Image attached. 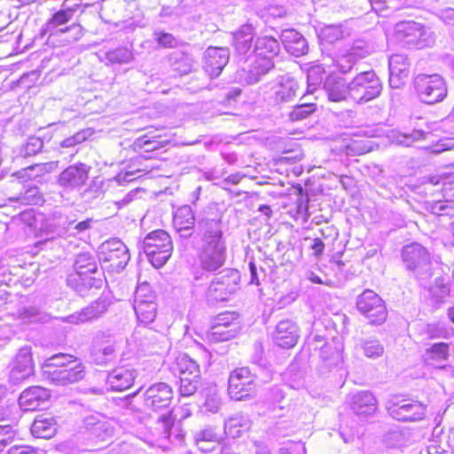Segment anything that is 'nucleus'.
Segmentation results:
<instances>
[{
  "instance_id": "nucleus-24",
  "label": "nucleus",
  "mask_w": 454,
  "mask_h": 454,
  "mask_svg": "<svg viewBox=\"0 0 454 454\" xmlns=\"http://www.w3.org/2000/svg\"><path fill=\"white\" fill-rule=\"evenodd\" d=\"M43 377L51 383L59 386H66L82 380L85 376L84 366L80 364L68 368L45 370Z\"/></svg>"
},
{
  "instance_id": "nucleus-51",
  "label": "nucleus",
  "mask_w": 454,
  "mask_h": 454,
  "mask_svg": "<svg viewBox=\"0 0 454 454\" xmlns=\"http://www.w3.org/2000/svg\"><path fill=\"white\" fill-rule=\"evenodd\" d=\"M231 295L223 286L213 278L206 293V299L207 303L214 305L219 301H228Z\"/></svg>"
},
{
  "instance_id": "nucleus-63",
  "label": "nucleus",
  "mask_w": 454,
  "mask_h": 454,
  "mask_svg": "<svg viewBox=\"0 0 454 454\" xmlns=\"http://www.w3.org/2000/svg\"><path fill=\"white\" fill-rule=\"evenodd\" d=\"M214 325H238L236 317L233 312L220 313L214 320Z\"/></svg>"
},
{
  "instance_id": "nucleus-23",
  "label": "nucleus",
  "mask_w": 454,
  "mask_h": 454,
  "mask_svg": "<svg viewBox=\"0 0 454 454\" xmlns=\"http://www.w3.org/2000/svg\"><path fill=\"white\" fill-rule=\"evenodd\" d=\"M299 337L298 325L290 319L279 321L272 333L274 343L282 348H291L294 347Z\"/></svg>"
},
{
  "instance_id": "nucleus-29",
  "label": "nucleus",
  "mask_w": 454,
  "mask_h": 454,
  "mask_svg": "<svg viewBox=\"0 0 454 454\" xmlns=\"http://www.w3.org/2000/svg\"><path fill=\"white\" fill-rule=\"evenodd\" d=\"M137 376L133 368L120 366L109 372L106 382L114 391H123L129 388Z\"/></svg>"
},
{
  "instance_id": "nucleus-39",
  "label": "nucleus",
  "mask_w": 454,
  "mask_h": 454,
  "mask_svg": "<svg viewBox=\"0 0 454 454\" xmlns=\"http://www.w3.org/2000/svg\"><path fill=\"white\" fill-rule=\"evenodd\" d=\"M231 295L240 288V272L236 269H224L214 278Z\"/></svg>"
},
{
  "instance_id": "nucleus-2",
  "label": "nucleus",
  "mask_w": 454,
  "mask_h": 454,
  "mask_svg": "<svg viewBox=\"0 0 454 454\" xmlns=\"http://www.w3.org/2000/svg\"><path fill=\"white\" fill-rule=\"evenodd\" d=\"M81 7L82 4L78 0H65L61 8L55 12L44 24L42 32L44 34L48 33L49 37L67 34V40L69 42L79 40L83 35L82 26L76 22H73L70 25L67 24L73 20L74 14Z\"/></svg>"
},
{
  "instance_id": "nucleus-57",
  "label": "nucleus",
  "mask_w": 454,
  "mask_h": 454,
  "mask_svg": "<svg viewBox=\"0 0 454 454\" xmlns=\"http://www.w3.org/2000/svg\"><path fill=\"white\" fill-rule=\"evenodd\" d=\"M357 60L347 51L335 60V65L341 74H348L352 70Z\"/></svg>"
},
{
  "instance_id": "nucleus-50",
  "label": "nucleus",
  "mask_w": 454,
  "mask_h": 454,
  "mask_svg": "<svg viewBox=\"0 0 454 454\" xmlns=\"http://www.w3.org/2000/svg\"><path fill=\"white\" fill-rule=\"evenodd\" d=\"M173 224L175 228L194 227L195 215L192 207L188 205L180 207L174 215Z\"/></svg>"
},
{
  "instance_id": "nucleus-58",
  "label": "nucleus",
  "mask_w": 454,
  "mask_h": 454,
  "mask_svg": "<svg viewBox=\"0 0 454 454\" xmlns=\"http://www.w3.org/2000/svg\"><path fill=\"white\" fill-rule=\"evenodd\" d=\"M154 39L159 45L164 48H176L178 45V39L172 34L164 31H155Z\"/></svg>"
},
{
  "instance_id": "nucleus-61",
  "label": "nucleus",
  "mask_w": 454,
  "mask_h": 454,
  "mask_svg": "<svg viewBox=\"0 0 454 454\" xmlns=\"http://www.w3.org/2000/svg\"><path fill=\"white\" fill-rule=\"evenodd\" d=\"M430 212L434 215H441L443 213L449 214V209H453L451 203L449 201L436 200L429 204Z\"/></svg>"
},
{
  "instance_id": "nucleus-53",
  "label": "nucleus",
  "mask_w": 454,
  "mask_h": 454,
  "mask_svg": "<svg viewBox=\"0 0 454 454\" xmlns=\"http://www.w3.org/2000/svg\"><path fill=\"white\" fill-rule=\"evenodd\" d=\"M317 110L316 103H301L292 107L288 114L291 121H300L309 118Z\"/></svg>"
},
{
  "instance_id": "nucleus-60",
  "label": "nucleus",
  "mask_w": 454,
  "mask_h": 454,
  "mask_svg": "<svg viewBox=\"0 0 454 454\" xmlns=\"http://www.w3.org/2000/svg\"><path fill=\"white\" fill-rule=\"evenodd\" d=\"M194 440L197 445L200 442H216L217 435L215 433L214 429L210 427H207L204 429H201L194 434Z\"/></svg>"
},
{
  "instance_id": "nucleus-44",
  "label": "nucleus",
  "mask_w": 454,
  "mask_h": 454,
  "mask_svg": "<svg viewBox=\"0 0 454 454\" xmlns=\"http://www.w3.org/2000/svg\"><path fill=\"white\" fill-rule=\"evenodd\" d=\"M239 333V325H212L207 333V338L211 342L226 341L234 338Z\"/></svg>"
},
{
  "instance_id": "nucleus-36",
  "label": "nucleus",
  "mask_w": 454,
  "mask_h": 454,
  "mask_svg": "<svg viewBox=\"0 0 454 454\" xmlns=\"http://www.w3.org/2000/svg\"><path fill=\"white\" fill-rule=\"evenodd\" d=\"M93 135V131L90 129H84L79 130L74 135L68 137L59 143V153L60 154L67 153L73 158L78 152L77 145L89 139Z\"/></svg>"
},
{
  "instance_id": "nucleus-59",
  "label": "nucleus",
  "mask_w": 454,
  "mask_h": 454,
  "mask_svg": "<svg viewBox=\"0 0 454 454\" xmlns=\"http://www.w3.org/2000/svg\"><path fill=\"white\" fill-rule=\"evenodd\" d=\"M134 145L139 149H145V152H153L160 147V142L157 139H149L147 136H142L137 138Z\"/></svg>"
},
{
  "instance_id": "nucleus-49",
  "label": "nucleus",
  "mask_w": 454,
  "mask_h": 454,
  "mask_svg": "<svg viewBox=\"0 0 454 454\" xmlns=\"http://www.w3.org/2000/svg\"><path fill=\"white\" fill-rule=\"evenodd\" d=\"M23 189L19 196L11 200L25 205H38L43 201L42 193L37 186L24 185Z\"/></svg>"
},
{
  "instance_id": "nucleus-55",
  "label": "nucleus",
  "mask_w": 454,
  "mask_h": 454,
  "mask_svg": "<svg viewBox=\"0 0 454 454\" xmlns=\"http://www.w3.org/2000/svg\"><path fill=\"white\" fill-rule=\"evenodd\" d=\"M115 358V347L114 344L106 345L102 348L95 349L91 353L93 363L98 365H106Z\"/></svg>"
},
{
  "instance_id": "nucleus-32",
  "label": "nucleus",
  "mask_w": 454,
  "mask_h": 454,
  "mask_svg": "<svg viewBox=\"0 0 454 454\" xmlns=\"http://www.w3.org/2000/svg\"><path fill=\"white\" fill-rule=\"evenodd\" d=\"M232 36L236 52L245 57L252 49L254 27L250 23L244 24L232 33Z\"/></svg>"
},
{
  "instance_id": "nucleus-27",
  "label": "nucleus",
  "mask_w": 454,
  "mask_h": 454,
  "mask_svg": "<svg viewBox=\"0 0 454 454\" xmlns=\"http://www.w3.org/2000/svg\"><path fill=\"white\" fill-rule=\"evenodd\" d=\"M349 406L355 414L366 418L376 411L377 400L370 391H359L350 395Z\"/></svg>"
},
{
  "instance_id": "nucleus-22",
  "label": "nucleus",
  "mask_w": 454,
  "mask_h": 454,
  "mask_svg": "<svg viewBox=\"0 0 454 454\" xmlns=\"http://www.w3.org/2000/svg\"><path fill=\"white\" fill-rule=\"evenodd\" d=\"M229 58L227 48L209 47L204 53L203 68L211 78H216L229 62Z\"/></svg>"
},
{
  "instance_id": "nucleus-15",
  "label": "nucleus",
  "mask_w": 454,
  "mask_h": 454,
  "mask_svg": "<svg viewBox=\"0 0 454 454\" xmlns=\"http://www.w3.org/2000/svg\"><path fill=\"white\" fill-rule=\"evenodd\" d=\"M90 168L82 162L70 165L58 176L57 184L66 191L78 189L85 184Z\"/></svg>"
},
{
  "instance_id": "nucleus-28",
  "label": "nucleus",
  "mask_w": 454,
  "mask_h": 454,
  "mask_svg": "<svg viewBox=\"0 0 454 454\" xmlns=\"http://www.w3.org/2000/svg\"><path fill=\"white\" fill-rule=\"evenodd\" d=\"M450 356V344L436 342L427 347L423 354V362L429 366L444 369Z\"/></svg>"
},
{
  "instance_id": "nucleus-40",
  "label": "nucleus",
  "mask_w": 454,
  "mask_h": 454,
  "mask_svg": "<svg viewBox=\"0 0 454 454\" xmlns=\"http://www.w3.org/2000/svg\"><path fill=\"white\" fill-rule=\"evenodd\" d=\"M356 348L361 350L364 356L370 359H378L384 355V345L376 338H362L356 343Z\"/></svg>"
},
{
  "instance_id": "nucleus-14",
  "label": "nucleus",
  "mask_w": 454,
  "mask_h": 454,
  "mask_svg": "<svg viewBox=\"0 0 454 454\" xmlns=\"http://www.w3.org/2000/svg\"><path fill=\"white\" fill-rule=\"evenodd\" d=\"M226 258V243H201L198 251L200 266L205 271L218 270L224 265Z\"/></svg>"
},
{
  "instance_id": "nucleus-48",
  "label": "nucleus",
  "mask_w": 454,
  "mask_h": 454,
  "mask_svg": "<svg viewBox=\"0 0 454 454\" xmlns=\"http://www.w3.org/2000/svg\"><path fill=\"white\" fill-rule=\"evenodd\" d=\"M389 72L399 77H408L410 74V62L404 54H393L388 59Z\"/></svg>"
},
{
  "instance_id": "nucleus-17",
  "label": "nucleus",
  "mask_w": 454,
  "mask_h": 454,
  "mask_svg": "<svg viewBox=\"0 0 454 454\" xmlns=\"http://www.w3.org/2000/svg\"><path fill=\"white\" fill-rule=\"evenodd\" d=\"M83 423L88 440L98 444L106 443L112 439L113 428L100 414L86 417Z\"/></svg>"
},
{
  "instance_id": "nucleus-33",
  "label": "nucleus",
  "mask_w": 454,
  "mask_h": 454,
  "mask_svg": "<svg viewBox=\"0 0 454 454\" xmlns=\"http://www.w3.org/2000/svg\"><path fill=\"white\" fill-rule=\"evenodd\" d=\"M280 51V43L275 37L271 35H262L256 38L254 47L250 54L266 59H273L278 55Z\"/></svg>"
},
{
  "instance_id": "nucleus-1",
  "label": "nucleus",
  "mask_w": 454,
  "mask_h": 454,
  "mask_svg": "<svg viewBox=\"0 0 454 454\" xmlns=\"http://www.w3.org/2000/svg\"><path fill=\"white\" fill-rule=\"evenodd\" d=\"M98 261V256L89 252L78 254L74 262V272L67 276V285L82 296L91 288H101L106 278Z\"/></svg>"
},
{
  "instance_id": "nucleus-41",
  "label": "nucleus",
  "mask_w": 454,
  "mask_h": 454,
  "mask_svg": "<svg viewBox=\"0 0 454 454\" xmlns=\"http://www.w3.org/2000/svg\"><path fill=\"white\" fill-rule=\"evenodd\" d=\"M43 141L37 137H29L27 141L12 151L15 158H28L42 152Z\"/></svg>"
},
{
  "instance_id": "nucleus-16",
  "label": "nucleus",
  "mask_w": 454,
  "mask_h": 454,
  "mask_svg": "<svg viewBox=\"0 0 454 454\" xmlns=\"http://www.w3.org/2000/svg\"><path fill=\"white\" fill-rule=\"evenodd\" d=\"M247 67H242L240 79L247 84H254L261 81L262 76L271 71L275 65L274 61L269 58L262 59L252 54L245 59V63L248 62Z\"/></svg>"
},
{
  "instance_id": "nucleus-62",
  "label": "nucleus",
  "mask_w": 454,
  "mask_h": 454,
  "mask_svg": "<svg viewBox=\"0 0 454 454\" xmlns=\"http://www.w3.org/2000/svg\"><path fill=\"white\" fill-rule=\"evenodd\" d=\"M13 436L14 433L11 426L0 427V452L12 442Z\"/></svg>"
},
{
  "instance_id": "nucleus-46",
  "label": "nucleus",
  "mask_w": 454,
  "mask_h": 454,
  "mask_svg": "<svg viewBox=\"0 0 454 454\" xmlns=\"http://www.w3.org/2000/svg\"><path fill=\"white\" fill-rule=\"evenodd\" d=\"M377 50V44L365 38H359L353 42L351 48L348 51L357 61L371 55Z\"/></svg>"
},
{
  "instance_id": "nucleus-8",
  "label": "nucleus",
  "mask_w": 454,
  "mask_h": 454,
  "mask_svg": "<svg viewBox=\"0 0 454 454\" xmlns=\"http://www.w3.org/2000/svg\"><path fill=\"white\" fill-rule=\"evenodd\" d=\"M176 371L179 377L180 395L188 397L194 395L201 385V372L198 362L187 354H180L176 359Z\"/></svg>"
},
{
  "instance_id": "nucleus-52",
  "label": "nucleus",
  "mask_w": 454,
  "mask_h": 454,
  "mask_svg": "<svg viewBox=\"0 0 454 454\" xmlns=\"http://www.w3.org/2000/svg\"><path fill=\"white\" fill-rule=\"evenodd\" d=\"M325 72L320 66L310 67L307 73V92L313 93L321 85H323L325 79Z\"/></svg>"
},
{
  "instance_id": "nucleus-21",
  "label": "nucleus",
  "mask_w": 454,
  "mask_h": 454,
  "mask_svg": "<svg viewBox=\"0 0 454 454\" xmlns=\"http://www.w3.org/2000/svg\"><path fill=\"white\" fill-rule=\"evenodd\" d=\"M300 89L298 81L289 74L278 77L273 88V101L281 106L292 102Z\"/></svg>"
},
{
  "instance_id": "nucleus-64",
  "label": "nucleus",
  "mask_w": 454,
  "mask_h": 454,
  "mask_svg": "<svg viewBox=\"0 0 454 454\" xmlns=\"http://www.w3.org/2000/svg\"><path fill=\"white\" fill-rule=\"evenodd\" d=\"M93 220L91 218H87L81 222H76V220H72L68 222L67 228L69 230L76 231V234H80L84 232L85 231L91 228V223Z\"/></svg>"
},
{
  "instance_id": "nucleus-4",
  "label": "nucleus",
  "mask_w": 454,
  "mask_h": 454,
  "mask_svg": "<svg viewBox=\"0 0 454 454\" xmlns=\"http://www.w3.org/2000/svg\"><path fill=\"white\" fill-rule=\"evenodd\" d=\"M401 258L409 276L423 285L433 275V264L429 252L419 243H411L403 247Z\"/></svg>"
},
{
  "instance_id": "nucleus-37",
  "label": "nucleus",
  "mask_w": 454,
  "mask_h": 454,
  "mask_svg": "<svg viewBox=\"0 0 454 454\" xmlns=\"http://www.w3.org/2000/svg\"><path fill=\"white\" fill-rule=\"evenodd\" d=\"M321 364L319 371L325 374L333 368H338L342 363L340 352L330 345L325 344L320 350Z\"/></svg>"
},
{
  "instance_id": "nucleus-25",
  "label": "nucleus",
  "mask_w": 454,
  "mask_h": 454,
  "mask_svg": "<svg viewBox=\"0 0 454 454\" xmlns=\"http://www.w3.org/2000/svg\"><path fill=\"white\" fill-rule=\"evenodd\" d=\"M202 243H225L222 231L221 218L217 214L213 217L204 216L198 221Z\"/></svg>"
},
{
  "instance_id": "nucleus-56",
  "label": "nucleus",
  "mask_w": 454,
  "mask_h": 454,
  "mask_svg": "<svg viewBox=\"0 0 454 454\" xmlns=\"http://www.w3.org/2000/svg\"><path fill=\"white\" fill-rule=\"evenodd\" d=\"M433 298L437 302H443L444 299L450 294V288L444 283L442 278H436L434 279V286L430 289Z\"/></svg>"
},
{
  "instance_id": "nucleus-5",
  "label": "nucleus",
  "mask_w": 454,
  "mask_h": 454,
  "mask_svg": "<svg viewBox=\"0 0 454 454\" xmlns=\"http://www.w3.org/2000/svg\"><path fill=\"white\" fill-rule=\"evenodd\" d=\"M142 249L154 268L166 264L173 252L170 236L164 230H155L148 233L142 243Z\"/></svg>"
},
{
  "instance_id": "nucleus-20",
  "label": "nucleus",
  "mask_w": 454,
  "mask_h": 454,
  "mask_svg": "<svg viewBox=\"0 0 454 454\" xmlns=\"http://www.w3.org/2000/svg\"><path fill=\"white\" fill-rule=\"evenodd\" d=\"M34 371V364L30 347H23L19 350L10 372V381L19 384L28 378Z\"/></svg>"
},
{
  "instance_id": "nucleus-47",
  "label": "nucleus",
  "mask_w": 454,
  "mask_h": 454,
  "mask_svg": "<svg viewBox=\"0 0 454 454\" xmlns=\"http://www.w3.org/2000/svg\"><path fill=\"white\" fill-rule=\"evenodd\" d=\"M169 61L181 75L187 74L192 71L193 64L192 58L183 51H174L169 56Z\"/></svg>"
},
{
  "instance_id": "nucleus-31",
  "label": "nucleus",
  "mask_w": 454,
  "mask_h": 454,
  "mask_svg": "<svg viewBox=\"0 0 454 454\" xmlns=\"http://www.w3.org/2000/svg\"><path fill=\"white\" fill-rule=\"evenodd\" d=\"M285 400V392L279 386L268 388L263 395L262 406L269 412L273 413L274 418H280L284 415L285 406L282 403Z\"/></svg>"
},
{
  "instance_id": "nucleus-43",
  "label": "nucleus",
  "mask_w": 454,
  "mask_h": 454,
  "mask_svg": "<svg viewBox=\"0 0 454 454\" xmlns=\"http://www.w3.org/2000/svg\"><path fill=\"white\" fill-rule=\"evenodd\" d=\"M77 359L73 358V356L65 353H59L53 355L47 359L42 365V372H45V370H56L72 367L74 365L80 364Z\"/></svg>"
},
{
  "instance_id": "nucleus-38",
  "label": "nucleus",
  "mask_w": 454,
  "mask_h": 454,
  "mask_svg": "<svg viewBox=\"0 0 454 454\" xmlns=\"http://www.w3.org/2000/svg\"><path fill=\"white\" fill-rule=\"evenodd\" d=\"M251 421L242 413H237L224 422V432L231 438H239L243 432L249 429Z\"/></svg>"
},
{
  "instance_id": "nucleus-30",
  "label": "nucleus",
  "mask_w": 454,
  "mask_h": 454,
  "mask_svg": "<svg viewBox=\"0 0 454 454\" xmlns=\"http://www.w3.org/2000/svg\"><path fill=\"white\" fill-rule=\"evenodd\" d=\"M323 89L332 102H340L349 95L348 82L337 74L327 75L323 83Z\"/></svg>"
},
{
  "instance_id": "nucleus-34",
  "label": "nucleus",
  "mask_w": 454,
  "mask_h": 454,
  "mask_svg": "<svg viewBox=\"0 0 454 454\" xmlns=\"http://www.w3.org/2000/svg\"><path fill=\"white\" fill-rule=\"evenodd\" d=\"M31 433L35 437L50 439L57 433V422L50 414L37 415L32 424Z\"/></svg>"
},
{
  "instance_id": "nucleus-10",
  "label": "nucleus",
  "mask_w": 454,
  "mask_h": 454,
  "mask_svg": "<svg viewBox=\"0 0 454 454\" xmlns=\"http://www.w3.org/2000/svg\"><path fill=\"white\" fill-rule=\"evenodd\" d=\"M414 87L421 102L434 105L447 97V85L443 78L437 74H420L414 80Z\"/></svg>"
},
{
  "instance_id": "nucleus-6",
  "label": "nucleus",
  "mask_w": 454,
  "mask_h": 454,
  "mask_svg": "<svg viewBox=\"0 0 454 454\" xmlns=\"http://www.w3.org/2000/svg\"><path fill=\"white\" fill-rule=\"evenodd\" d=\"M98 261L102 270L120 273L130 260V254L126 245L119 239H110L98 247Z\"/></svg>"
},
{
  "instance_id": "nucleus-13",
  "label": "nucleus",
  "mask_w": 454,
  "mask_h": 454,
  "mask_svg": "<svg viewBox=\"0 0 454 454\" xmlns=\"http://www.w3.org/2000/svg\"><path fill=\"white\" fill-rule=\"evenodd\" d=\"M386 407L389 416L398 421L414 422L426 417L427 406L418 401L392 400L387 403Z\"/></svg>"
},
{
  "instance_id": "nucleus-3",
  "label": "nucleus",
  "mask_w": 454,
  "mask_h": 454,
  "mask_svg": "<svg viewBox=\"0 0 454 454\" xmlns=\"http://www.w3.org/2000/svg\"><path fill=\"white\" fill-rule=\"evenodd\" d=\"M143 404L146 410L155 412L164 411L160 418L164 434L170 437L174 428V422L169 411L173 401L174 392L168 384L157 382L148 387L143 393Z\"/></svg>"
},
{
  "instance_id": "nucleus-19",
  "label": "nucleus",
  "mask_w": 454,
  "mask_h": 454,
  "mask_svg": "<svg viewBox=\"0 0 454 454\" xmlns=\"http://www.w3.org/2000/svg\"><path fill=\"white\" fill-rule=\"evenodd\" d=\"M109 305L110 302L108 299L106 297L100 296L81 311L66 317L64 321L69 324H81L97 320L106 312Z\"/></svg>"
},
{
  "instance_id": "nucleus-35",
  "label": "nucleus",
  "mask_w": 454,
  "mask_h": 454,
  "mask_svg": "<svg viewBox=\"0 0 454 454\" xmlns=\"http://www.w3.org/2000/svg\"><path fill=\"white\" fill-rule=\"evenodd\" d=\"M143 295L142 291L135 292L133 308L138 321L146 325L155 319L157 305L155 301H143Z\"/></svg>"
},
{
  "instance_id": "nucleus-18",
  "label": "nucleus",
  "mask_w": 454,
  "mask_h": 454,
  "mask_svg": "<svg viewBox=\"0 0 454 454\" xmlns=\"http://www.w3.org/2000/svg\"><path fill=\"white\" fill-rule=\"evenodd\" d=\"M50 398L49 389L40 386H32L22 391L19 397V404L24 411H35L47 407Z\"/></svg>"
},
{
  "instance_id": "nucleus-9",
  "label": "nucleus",
  "mask_w": 454,
  "mask_h": 454,
  "mask_svg": "<svg viewBox=\"0 0 454 454\" xmlns=\"http://www.w3.org/2000/svg\"><path fill=\"white\" fill-rule=\"evenodd\" d=\"M256 375L248 367L233 370L228 380V394L235 401L252 400L256 395Z\"/></svg>"
},
{
  "instance_id": "nucleus-12",
  "label": "nucleus",
  "mask_w": 454,
  "mask_h": 454,
  "mask_svg": "<svg viewBox=\"0 0 454 454\" xmlns=\"http://www.w3.org/2000/svg\"><path fill=\"white\" fill-rule=\"evenodd\" d=\"M395 36L403 45L417 49L425 48L432 42L426 27L413 20L398 22L395 27Z\"/></svg>"
},
{
  "instance_id": "nucleus-26",
  "label": "nucleus",
  "mask_w": 454,
  "mask_h": 454,
  "mask_svg": "<svg viewBox=\"0 0 454 454\" xmlns=\"http://www.w3.org/2000/svg\"><path fill=\"white\" fill-rule=\"evenodd\" d=\"M280 40L286 51L294 57L304 56L309 51V44L305 37L297 30L284 29L280 35Z\"/></svg>"
},
{
  "instance_id": "nucleus-7",
  "label": "nucleus",
  "mask_w": 454,
  "mask_h": 454,
  "mask_svg": "<svg viewBox=\"0 0 454 454\" xmlns=\"http://www.w3.org/2000/svg\"><path fill=\"white\" fill-rule=\"evenodd\" d=\"M349 96L356 103H367L382 92L383 84L373 70L358 73L349 82Z\"/></svg>"
},
{
  "instance_id": "nucleus-45",
  "label": "nucleus",
  "mask_w": 454,
  "mask_h": 454,
  "mask_svg": "<svg viewBox=\"0 0 454 454\" xmlns=\"http://www.w3.org/2000/svg\"><path fill=\"white\" fill-rule=\"evenodd\" d=\"M134 58L132 48L127 46H120L106 52V59L111 64H129L134 60Z\"/></svg>"
},
{
  "instance_id": "nucleus-54",
  "label": "nucleus",
  "mask_w": 454,
  "mask_h": 454,
  "mask_svg": "<svg viewBox=\"0 0 454 454\" xmlns=\"http://www.w3.org/2000/svg\"><path fill=\"white\" fill-rule=\"evenodd\" d=\"M345 36V30L341 25H328L320 30L319 38L322 42L326 43H334L337 41L343 39Z\"/></svg>"
},
{
  "instance_id": "nucleus-42",
  "label": "nucleus",
  "mask_w": 454,
  "mask_h": 454,
  "mask_svg": "<svg viewBox=\"0 0 454 454\" xmlns=\"http://www.w3.org/2000/svg\"><path fill=\"white\" fill-rule=\"evenodd\" d=\"M202 395L205 398L201 407L203 411L217 413L222 406V399L220 397L217 386L210 384L202 390Z\"/></svg>"
},
{
  "instance_id": "nucleus-11",
  "label": "nucleus",
  "mask_w": 454,
  "mask_h": 454,
  "mask_svg": "<svg viewBox=\"0 0 454 454\" xmlns=\"http://www.w3.org/2000/svg\"><path fill=\"white\" fill-rule=\"evenodd\" d=\"M356 309L371 325H380L387 320V310L385 302L372 290L367 289L357 297Z\"/></svg>"
}]
</instances>
